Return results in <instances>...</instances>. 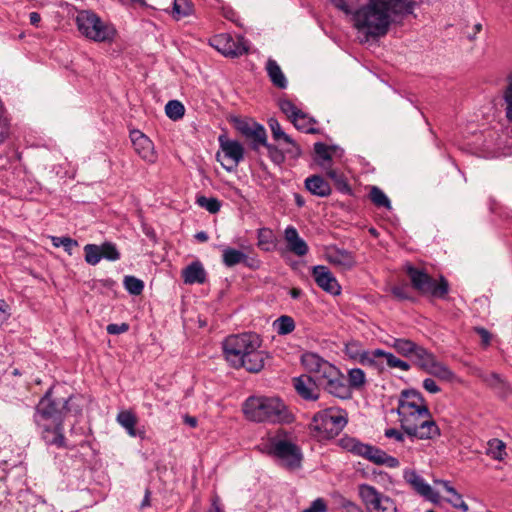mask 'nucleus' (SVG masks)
Listing matches in <instances>:
<instances>
[{
	"mask_svg": "<svg viewBox=\"0 0 512 512\" xmlns=\"http://www.w3.org/2000/svg\"><path fill=\"white\" fill-rule=\"evenodd\" d=\"M281 111L287 115V117L292 121L294 117H296L301 110L298 109L290 100H281L279 103Z\"/></svg>",
	"mask_w": 512,
	"mask_h": 512,
	"instance_id": "de8ad7c7",
	"label": "nucleus"
},
{
	"mask_svg": "<svg viewBox=\"0 0 512 512\" xmlns=\"http://www.w3.org/2000/svg\"><path fill=\"white\" fill-rule=\"evenodd\" d=\"M338 445L346 451H352V438L345 436L338 441Z\"/></svg>",
	"mask_w": 512,
	"mask_h": 512,
	"instance_id": "052dcab7",
	"label": "nucleus"
},
{
	"mask_svg": "<svg viewBox=\"0 0 512 512\" xmlns=\"http://www.w3.org/2000/svg\"><path fill=\"white\" fill-rule=\"evenodd\" d=\"M116 420L127 431L129 436L143 437L144 432H139L135 429V426H136L138 420H137L136 415L133 412H131L129 410L121 411L118 413Z\"/></svg>",
	"mask_w": 512,
	"mask_h": 512,
	"instance_id": "393cba45",
	"label": "nucleus"
},
{
	"mask_svg": "<svg viewBox=\"0 0 512 512\" xmlns=\"http://www.w3.org/2000/svg\"><path fill=\"white\" fill-rule=\"evenodd\" d=\"M326 173H327L328 177H330L332 180H334L338 190L343 191V192L350 191V187H349L348 183L345 181L342 174L338 173L336 170H334L332 168L327 170Z\"/></svg>",
	"mask_w": 512,
	"mask_h": 512,
	"instance_id": "49530a36",
	"label": "nucleus"
},
{
	"mask_svg": "<svg viewBox=\"0 0 512 512\" xmlns=\"http://www.w3.org/2000/svg\"><path fill=\"white\" fill-rule=\"evenodd\" d=\"M184 423L189 425L192 428H195L197 426V419L193 416L185 415L184 416Z\"/></svg>",
	"mask_w": 512,
	"mask_h": 512,
	"instance_id": "0e129e2a",
	"label": "nucleus"
},
{
	"mask_svg": "<svg viewBox=\"0 0 512 512\" xmlns=\"http://www.w3.org/2000/svg\"><path fill=\"white\" fill-rule=\"evenodd\" d=\"M370 200L376 207L391 209V202L385 193L377 186H372L369 193Z\"/></svg>",
	"mask_w": 512,
	"mask_h": 512,
	"instance_id": "e433bc0d",
	"label": "nucleus"
},
{
	"mask_svg": "<svg viewBox=\"0 0 512 512\" xmlns=\"http://www.w3.org/2000/svg\"><path fill=\"white\" fill-rule=\"evenodd\" d=\"M266 71L274 86L280 89H285L287 87V79L275 60L269 59L267 61Z\"/></svg>",
	"mask_w": 512,
	"mask_h": 512,
	"instance_id": "a878e982",
	"label": "nucleus"
},
{
	"mask_svg": "<svg viewBox=\"0 0 512 512\" xmlns=\"http://www.w3.org/2000/svg\"><path fill=\"white\" fill-rule=\"evenodd\" d=\"M269 127L276 141L283 140L285 143H292V138L282 130L280 123L276 119L271 118L269 120Z\"/></svg>",
	"mask_w": 512,
	"mask_h": 512,
	"instance_id": "79ce46f5",
	"label": "nucleus"
},
{
	"mask_svg": "<svg viewBox=\"0 0 512 512\" xmlns=\"http://www.w3.org/2000/svg\"><path fill=\"white\" fill-rule=\"evenodd\" d=\"M262 452L274 457L281 466L295 470L301 466L302 453L300 448L291 441L278 436L273 437L261 449Z\"/></svg>",
	"mask_w": 512,
	"mask_h": 512,
	"instance_id": "9d476101",
	"label": "nucleus"
},
{
	"mask_svg": "<svg viewBox=\"0 0 512 512\" xmlns=\"http://www.w3.org/2000/svg\"><path fill=\"white\" fill-rule=\"evenodd\" d=\"M502 98L505 103V116L508 122L512 123V72L506 77V86Z\"/></svg>",
	"mask_w": 512,
	"mask_h": 512,
	"instance_id": "473e14b6",
	"label": "nucleus"
},
{
	"mask_svg": "<svg viewBox=\"0 0 512 512\" xmlns=\"http://www.w3.org/2000/svg\"><path fill=\"white\" fill-rule=\"evenodd\" d=\"M166 115L174 121L181 119L184 116V105L178 100H170L165 106Z\"/></svg>",
	"mask_w": 512,
	"mask_h": 512,
	"instance_id": "4c0bfd02",
	"label": "nucleus"
},
{
	"mask_svg": "<svg viewBox=\"0 0 512 512\" xmlns=\"http://www.w3.org/2000/svg\"><path fill=\"white\" fill-rule=\"evenodd\" d=\"M221 151L217 153V160L228 172L236 169L244 158V147L236 140H230L224 136L219 137Z\"/></svg>",
	"mask_w": 512,
	"mask_h": 512,
	"instance_id": "f8f14e48",
	"label": "nucleus"
},
{
	"mask_svg": "<svg viewBox=\"0 0 512 512\" xmlns=\"http://www.w3.org/2000/svg\"><path fill=\"white\" fill-rule=\"evenodd\" d=\"M193 5L190 0H174L173 1V17L177 20L191 15Z\"/></svg>",
	"mask_w": 512,
	"mask_h": 512,
	"instance_id": "72a5a7b5",
	"label": "nucleus"
},
{
	"mask_svg": "<svg viewBox=\"0 0 512 512\" xmlns=\"http://www.w3.org/2000/svg\"><path fill=\"white\" fill-rule=\"evenodd\" d=\"M487 446V454L493 459L503 460L506 456V445L502 440L493 438L488 441Z\"/></svg>",
	"mask_w": 512,
	"mask_h": 512,
	"instance_id": "2f4dec72",
	"label": "nucleus"
},
{
	"mask_svg": "<svg viewBox=\"0 0 512 512\" xmlns=\"http://www.w3.org/2000/svg\"><path fill=\"white\" fill-rule=\"evenodd\" d=\"M331 2L335 5L336 8L341 10L346 16H350V0H331Z\"/></svg>",
	"mask_w": 512,
	"mask_h": 512,
	"instance_id": "5fc2aeb1",
	"label": "nucleus"
},
{
	"mask_svg": "<svg viewBox=\"0 0 512 512\" xmlns=\"http://www.w3.org/2000/svg\"><path fill=\"white\" fill-rule=\"evenodd\" d=\"M296 129L304 132L314 134L318 130L316 129V121L301 111L294 119L291 121Z\"/></svg>",
	"mask_w": 512,
	"mask_h": 512,
	"instance_id": "cd10ccee",
	"label": "nucleus"
},
{
	"mask_svg": "<svg viewBox=\"0 0 512 512\" xmlns=\"http://www.w3.org/2000/svg\"><path fill=\"white\" fill-rule=\"evenodd\" d=\"M354 454H357L376 465H384L389 468H398L399 460L386 453L384 450L354 440Z\"/></svg>",
	"mask_w": 512,
	"mask_h": 512,
	"instance_id": "2eb2a0df",
	"label": "nucleus"
},
{
	"mask_svg": "<svg viewBox=\"0 0 512 512\" xmlns=\"http://www.w3.org/2000/svg\"><path fill=\"white\" fill-rule=\"evenodd\" d=\"M412 357L416 365L422 370L443 381L453 380V373L445 365L438 362L434 354L429 352L426 348L418 346Z\"/></svg>",
	"mask_w": 512,
	"mask_h": 512,
	"instance_id": "9b49d317",
	"label": "nucleus"
},
{
	"mask_svg": "<svg viewBox=\"0 0 512 512\" xmlns=\"http://www.w3.org/2000/svg\"><path fill=\"white\" fill-rule=\"evenodd\" d=\"M365 374L361 369L354 368V384H364Z\"/></svg>",
	"mask_w": 512,
	"mask_h": 512,
	"instance_id": "680f3d73",
	"label": "nucleus"
},
{
	"mask_svg": "<svg viewBox=\"0 0 512 512\" xmlns=\"http://www.w3.org/2000/svg\"><path fill=\"white\" fill-rule=\"evenodd\" d=\"M182 277L186 284H202L206 280V272L199 261H194L182 271Z\"/></svg>",
	"mask_w": 512,
	"mask_h": 512,
	"instance_id": "5701e85b",
	"label": "nucleus"
},
{
	"mask_svg": "<svg viewBox=\"0 0 512 512\" xmlns=\"http://www.w3.org/2000/svg\"><path fill=\"white\" fill-rule=\"evenodd\" d=\"M259 124L250 121V120H238L236 122V129L245 137L247 138L252 131H254L255 127H257Z\"/></svg>",
	"mask_w": 512,
	"mask_h": 512,
	"instance_id": "09e8293b",
	"label": "nucleus"
},
{
	"mask_svg": "<svg viewBox=\"0 0 512 512\" xmlns=\"http://www.w3.org/2000/svg\"><path fill=\"white\" fill-rule=\"evenodd\" d=\"M247 255L237 249L225 247L222 251V261L227 267H233L237 264L245 262Z\"/></svg>",
	"mask_w": 512,
	"mask_h": 512,
	"instance_id": "c756f323",
	"label": "nucleus"
},
{
	"mask_svg": "<svg viewBox=\"0 0 512 512\" xmlns=\"http://www.w3.org/2000/svg\"><path fill=\"white\" fill-rule=\"evenodd\" d=\"M209 512H224L222 510V508L220 507L219 503H218V499L215 498L212 502V506H211V509L209 510Z\"/></svg>",
	"mask_w": 512,
	"mask_h": 512,
	"instance_id": "69168bd1",
	"label": "nucleus"
},
{
	"mask_svg": "<svg viewBox=\"0 0 512 512\" xmlns=\"http://www.w3.org/2000/svg\"><path fill=\"white\" fill-rule=\"evenodd\" d=\"M101 247V258L109 261H116L120 259V252L118 251L115 244L111 242H105Z\"/></svg>",
	"mask_w": 512,
	"mask_h": 512,
	"instance_id": "37998d69",
	"label": "nucleus"
},
{
	"mask_svg": "<svg viewBox=\"0 0 512 512\" xmlns=\"http://www.w3.org/2000/svg\"><path fill=\"white\" fill-rule=\"evenodd\" d=\"M403 479L415 493L424 499L433 503H438L440 501L439 493L435 491L415 470L405 469L403 471Z\"/></svg>",
	"mask_w": 512,
	"mask_h": 512,
	"instance_id": "a211bd4d",
	"label": "nucleus"
},
{
	"mask_svg": "<svg viewBox=\"0 0 512 512\" xmlns=\"http://www.w3.org/2000/svg\"><path fill=\"white\" fill-rule=\"evenodd\" d=\"M397 414L401 429L408 436L428 440L440 435V429L433 420L424 398L415 389L402 391Z\"/></svg>",
	"mask_w": 512,
	"mask_h": 512,
	"instance_id": "f03ea898",
	"label": "nucleus"
},
{
	"mask_svg": "<svg viewBox=\"0 0 512 512\" xmlns=\"http://www.w3.org/2000/svg\"><path fill=\"white\" fill-rule=\"evenodd\" d=\"M390 346L393 347L398 354L404 357H412L419 345L409 339L394 338Z\"/></svg>",
	"mask_w": 512,
	"mask_h": 512,
	"instance_id": "c85d7f7f",
	"label": "nucleus"
},
{
	"mask_svg": "<svg viewBox=\"0 0 512 512\" xmlns=\"http://www.w3.org/2000/svg\"><path fill=\"white\" fill-rule=\"evenodd\" d=\"M404 272L410 279L411 286L421 295H427L437 299H446L450 286L444 276H440L438 280L434 279L424 269H420L407 262L403 266Z\"/></svg>",
	"mask_w": 512,
	"mask_h": 512,
	"instance_id": "0eeeda50",
	"label": "nucleus"
},
{
	"mask_svg": "<svg viewBox=\"0 0 512 512\" xmlns=\"http://www.w3.org/2000/svg\"><path fill=\"white\" fill-rule=\"evenodd\" d=\"M106 330L108 334L118 335L127 332L129 330V325L127 323L109 324Z\"/></svg>",
	"mask_w": 512,
	"mask_h": 512,
	"instance_id": "3c124183",
	"label": "nucleus"
},
{
	"mask_svg": "<svg viewBox=\"0 0 512 512\" xmlns=\"http://www.w3.org/2000/svg\"><path fill=\"white\" fill-rule=\"evenodd\" d=\"M124 287L132 295H140L144 289V283L142 280L134 276H125Z\"/></svg>",
	"mask_w": 512,
	"mask_h": 512,
	"instance_id": "ea45409f",
	"label": "nucleus"
},
{
	"mask_svg": "<svg viewBox=\"0 0 512 512\" xmlns=\"http://www.w3.org/2000/svg\"><path fill=\"white\" fill-rule=\"evenodd\" d=\"M297 394L308 401H316L320 396L319 386H295Z\"/></svg>",
	"mask_w": 512,
	"mask_h": 512,
	"instance_id": "a19ab883",
	"label": "nucleus"
},
{
	"mask_svg": "<svg viewBox=\"0 0 512 512\" xmlns=\"http://www.w3.org/2000/svg\"><path fill=\"white\" fill-rule=\"evenodd\" d=\"M245 417L253 422L289 424L294 414L278 397H249L242 407Z\"/></svg>",
	"mask_w": 512,
	"mask_h": 512,
	"instance_id": "39448f33",
	"label": "nucleus"
},
{
	"mask_svg": "<svg viewBox=\"0 0 512 512\" xmlns=\"http://www.w3.org/2000/svg\"><path fill=\"white\" fill-rule=\"evenodd\" d=\"M289 147L285 150V153H287L292 158H298L301 155V149L297 143H295L292 140V143H287Z\"/></svg>",
	"mask_w": 512,
	"mask_h": 512,
	"instance_id": "13d9d810",
	"label": "nucleus"
},
{
	"mask_svg": "<svg viewBox=\"0 0 512 512\" xmlns=\"http://www.w3.org/2000/svg\"><path fill=\"white\" fill-rule=\"evenodd\" d=\"M275 330L279 335L290 334L295 329V322L292 317L283 315L273 323Z\"/></svg>",
	"mask_w": 512,
	"mask_h": 512,
	"instance_id": "f704fd0d",
	"label": "nucleus"
},
{
	"mask_svg": "<svg viewBox=\"0 0 512 512\" xmlns=\"http://www.w3.org/2000/svg\"><path fill=\"white\" fill-rule=\"evenodd\" d=\"M348 420L343 412L336 408H328L317 412L310 424V434L318 441L334 438L346 426Z\"/></svg>",
	"mask_w": 512,
	"mask_h": 512,
	"instance_id": "1a4fd4ad",
	"label": "nucleus"
},
{
	"mask_svg": "<svg viewBox=\"0 0 512 512\" xmlns=\"http://www.w3.org/2000/svg\"><path fill=\"white\" fill-rule=\"evenodd\" d=\"M384 435L389 439H395L398 442L404 441V434L395 428L386 429Z\"/></svg>",
	"mask_w": 512,
	"mask_h": 512,
	"instance_id": "4d7b16f0",
	"label": "nucleus"
},
{
	"mask_svg": "<svg viewBox=\"0 0 512 512\" xmlns=\"http://www.w3.org/2000/svg\"><path fill=\"white\" fill-rule=\"evenodd\" d=\"M210 44L226 57H239L247 52L241 39H234L227 33L215 35L211 38Z\"/></svg>",
	"mask_w": 512,
	"mask_h": 512,
	"instance_id": "f3484780",
	"label": "nucleus"
},
{
	"mask_svg": "<svg viewBox=\"0 0 512 512\" xmlns=\"http://www.w3.org/2000/svg\"><path fill=\"white\" fill-rule=\"evenodd\" d=\"M67 404L68 399L66 398H53V389L51 388L37 405L34 421L47 445L57 448L66 447L63 422Z\"/></svg>",
	"mask_w": 512,
	"mask_h": 512,
	"instance_id": "20e7f679",
	"label": "nucleus"
},
{
	"mask_svg": "<svg viewBox=\"0 0 512 512\" xmlns=\"http://www.w3.org/2000/svg\"><path fill=\"white\" fill-rule=\"evenodd\" d=\"M312 277L322 290L332 295H339L341 287L328 267L317 265L312 267Z\"/></svg>",
	"mask_w": 512,
	"mask_h": 512,
	"instance_id": "6ab92c4d",
	"label": "nucleus"
},
{
	"mask_svg": "<svg viewBox=\"0 0 512 512\" xmlns=\"http://www.w3.org/2000/svg\"><path fill=\"white\" fill-rule=\"evenodd\" d=\"M359 497L370 512H396L394 501L378 493L372 486L360 485Z\"/></svg>",
	"mask_w": 512,
	"mask_h": 512,
	"instance_id": "ddd939ff",
	"label": "nucleus"
},
{
	"mask_svg": "<svg viewBox=\"0 0 512 512\" xmlns=\"http://www.w3.org/2000/svg\"><path fill=\"white\" fill-rule=\"evenodd\" d=\"M360 361L363 365L382 366L384 363L390 368H398L403 371L410 369V364L397 358L392 353L385 352L381 349L363 352L360 355Z\"/></svg>",
	"mask_w": 512,
	"mask_h": 512,
	"instance_id": "dca6fc26",
	"label": "nucleus"
},
{
	"mask_svg": "<svg viewBox=\"0 0 512 512\" xmlns=\"http://www.w3.org/2000/svg\"><path fill=\"white\" fill-rule=\"evenodd\" d=\"M391 293L394 297L400 300H407L409 299L408 290L404 286H394L391 288Z\"/></svg>",
	"mask_w": 512,
	"mask_h": 512,
	"instance_id": "864d4df0",
	"label": "nucleus"
},
{
	"mask_svg": "<svg viewBox=\"0 0 512 512\" xmlns=\"http://www.w3.org/2000/svg\"><path fill=\"white\" fill-rule=\"evenodd\" d=\"M314 161L325 171L332 168L333 155L336 149L322 142L314 144Z\"/></svg>",
	"mask_w": 512,
	"mask_h": 512,
	"instance_id": "4be33fe9",
	"label": "nucleus"
},
{
	"mask_svg": "<svg viewBox=\"0 0 512 512\" xmlns=\"http://www.w3.org/2000/svg\"><path fill=\"white\" fill-rule=\"evenodd\" d=\"M51 241L53 246L63 247L69 255L72 254V249L78 246V242L70 237L52 236Z\"/></svg>",
	"mask_w": 512,
	"mask_h": 512,
	"instance_id": "c03bdc74",
	"label": "nucleus"
},
{
	"mask_svg": "<svg viewBox=\"0 0 512 512\" xmlns=\"http://www.w3.org/2000/svg\"><path fill=\"white\" fill-rule=\"evenodd\" d=\"M305 187L311 194L318 197H326L331 193L330 185L319 175L306 178Z\"/></svg>",
	"mask_w": 512,
	"mask_h": 512,
	"instance_id": "b1692460",
	"label": "nucleus"
},
{
	"mask_svg": "<svg viewBox=\"0 0 512 512\" xmlns=\"http://www.w3.org/2000/svg\"><path fill=\"white\" fill-rule=\"evenodd\" d=\"M264 147L267 148L269 157L272 160V162H274L277 165H280L285 161L284 152L278 149L276 146L268 144L266 142V145H264Z\"/></svg>",
	"mask_w": 512,
	"mask_h": 512,
	"instance_id": "8fccbe9b",
	"label": "nucleus"
},
{
	"mask_svg": "<svg viewBox=\"0 0 512 512\" xmlns=\"http://www.w3.org/2000/svg\"><path fill=\"white\" fill-rule=\"evenodd\" d=\"M436 484H440L444 487V489L452 495L451 498H448L447 501L454 507L462 510L463 512H467L469 510L468 505L463 501L462 496L449 484V482L444 480H436Z\"/></svg>",
	"mask_w": 512,
	"mask_h": 512,
	"instance_id": "7c9ffc66",
	"label": "nucleus"
},
{
	"mask_svg": "<svg viewBox=\"0 0 512 512\" xmlns=\"http://www.w3.org/2000/svg\"><path fill=\"white\" fill-rule=\"evenodd\" d=\"M246 139L251 141L252 149L258 150L260 146L266 145L267 142L265 128L259 124Z\"/></svg>",
	"mask_w": 512,
	"mask_h": 512,
	"instance_id": "c9c22d12",
	"label": "nucleus"
},
{
	"mask_svg": "<svg viewBox=\"0 0 512 512\" xmlns=\"http://www.w3.org/2000/svg\"><path fill=\"white\" fill-rule=\"evenodd\" d=\"M29 20L31 25L38 26L39 22L41 21V16L38 12H31L29 14Z\"/></svg>",
	"mask_w": 512,
	"mask_h": 512,
	"instance_id": "e2e57ef3",
	"label": "nucleus"
},
{
	"mask_svg": "<svg viewBox=\"0 0 512 512\" xmlns=\"http://www.w3.org/2000/svg\"><path fill=\"white\" fill-rule=\"evenodd\" d=\"M415 0H367L354 11V27L363 32L365 41L385 37L398 19L413 13Z\"/></svg>",
	"mask_w": 512,
	"mask_h": 512,
	"instance_id": "f257e3e1",
	"label": "nucleus"
},
{
	"mask_svg": "<svg viewBox=\"0 0 512 512\" xmlns=\"http://www.w3.org/2000/svg\"><path fill=\"white\" fill-rule=\"evenodd\" d=\"M130 139L133 144L135 152L145 161L155 162L156 154L153 142L141 131L132 130L130 132Z\"/></svg>",
	"mask_w": 512,
	"mask_h": 512,
	"instance_id": "aec40b11",
	"label": "nucleus"
},
{
	"mask_svg": "<svg viewBox=\"0 0 512 512\" xmlns=\"http://www.w3.org/2000/svg\"><path fill=\"white\" fill-rule=\"evenodd\" d=\"M475 331L481 337V342H482L483 346L484 347L489 346L490 341H491V334L489 333V331L483 327H476Z\"/></svg>",
	"mask_w": 512,
	"mask_h": 512,
	"instance_id": "6e6d98bb",
	"label": "nucleus"
},
{
	"mask_svg": "<svg viewBox=\"0 0 512 512\" xmlns=\"http://www.w3.org/2000/svg\"><path fill=\"white\" fill-rule=\"evenodd\" d=\"M257 246L266 252L272 251L276 246V237L270 228H260L257 231Z\"/></svg>",
	"mask_w": 512,
	"mask_h": 512,
	"instance_id": "bb28decb",
	"label": "nucleus"
},
{
	"mask_svg": "<svg viewBox=\"0 0 512 512\" xmlns=\"http://www.w3.org/2000/svg\"><path fill=\"white\" fill-rule=\"evenodd\" d=\"M301 362L308 374L295 378L296 384H341L339 369L317 354L305 353Z\"/></svg>",
	"mask_w": 512,
	"mask_h": 512,
	"instance_id": "423d86ee",
	"label": "nucleus"
},
{
	"mask_svg": "<svg viewBox=\"0 0 512 512\" xmlns=\"http://www.w3.org/2000/svg\"><path fill=\"white\" fill-rule=\"evenodd\" d=\"M302 291L299 288H293L290 291V295L293 299H297L300 297Z\"/></svg>",
	"mask_w": 512,
	"mask_h": 512,
	"instance_id": "774afa93",
	"label": "nucleus"
},
{
	"mask_svg": "<svg viewBox=\"0 0 512 512\" xmlns=\"http://www.w3.org/2000/svg\"><path fill=\"white\" fill-rule=\"evenodd\" d=\"M9 317L8 305L5 301L0 300V325L3 324Z\"/></svg>",
	"mask_w": 512,
	"mask_h": 512,
	"instance_id": "bf43d9fd",
	"label": "nucleus"
},
{
	"mask_svg": "<svg viewBox=\"0 0 512 512\" xmlns=\"http://www.w3.org/2000/svg\"><path fill=\"white\" fill-rule=\"evenodd\" d=\"M326 508L327 506L325 501L322 498H317L303 512H325Z\"/></svg>",
	"mask_w": 512,
	"mask_h": 512,
	"instance_id": "603ef678",
	"label": "nucleus"
},
{
	"mask_svg": "<svg viewBox=\"0 0 512 512\" xmlns=\"http://www.w3.org/2000/svg\"><path fill=\"white\" fill-rule=\"evenodd\" d=\"M197 204L212 214L217 213L221 208L220 201L213 197L207 198L205 196H201L197 199Z\"/></svg>",
	"mask_w": 512,
	"mask_h": 512,
	"instance_id": "a18cd8bd",
	"label": "nucleus"
},
{
	"mask_svg": "<svg viewBox=\"0 0 512 512\" xmlns=\"http://www.w3.org/2000/svg\"><path fill=\"white\" fill-rule=\"evenodd\" d=\"M85 261L90 265H97L101 261V247L96 244H87L84 246Z\"/></svg>",
	"mask_w": 512,
	"mask_h": 512,
	"instance_id": "58836bf2",
	"label": "nucleus"
},
{
	"mask_svg": "<svg viewBox=\"0 0 512 512\" xmlns=\"http://www.w3.org/2000/svg\"><path fill=\"white\" fill-rule=\"evenodd\" d=\"M262 340L258 334L245 332L229 335L222 343L226 361L234 368H244L250 373H259L268 359L267 352L260 349Z\"/></svg>",
	"mask_w": 512,
	"mask_h": 512,
	"instance_id": "7ed1b4c3",
	"label": "nucleus"
},
{
	"mask_svg": "<svg viewBox=\"0 0 512 512\" xmlns=\"http://www.w3.org/2000/svg\"><path fill=\"white\" fill-rule=\"evenodd\" d=\"M354 454H357L376 465H384L389 468H398L399 460L386 453L384 450L354 440Z\"/></svg>",
	"mask_w": 512,
	"mask_h": 512,
	"instance_id": "4468645a",
	"label": "nucleus"
},
{
	"mask_svg": "<svg viewBox=\"0 0 512 512\" xmlns=\"http://www.w3.org/2000/svg\"><path fill=\"white\" fill-rule=\"evenodd\" d=\"M284 239L286 241L288 251H290L294 255L298 257H303L308 253L309 247L305 240L300 237L295 227H286L284 231Z\"/></svg>",
	"mask_w": 512,
	"mask_h": 512,
	"instance_id": "412c9836",
	"label": "nucleus"
},
{
	"mask_svg": "<svg viewBox=\"0 0 512 512\" xmlns=\"http://www.w3.org/2000/svg\"><path fill=\"white\" fill-rule=\"evenodd\" d=\"M195 238L200 242H206L208 240V235L206 232L200 231L195 234Z\"/></svg>",
	"mask_w": 512,
	"mask_h": 512,
	"instance_id": "338daca9",
	"label": "nucleus"
},
{
	"mask_svg": "<svg viewBox=\"0 0 512 512\" xmlns=\"http://www.w3.org/2000/svg\"><path fill=\"white\" fill-rule=\"evenodd\" d=\"M75 22L81 35L94 42L111 43L117 34L115 27L111 23L103 21L92 11H79Z\"/></svg>",
	"mask_w": 512,
	"mask_h": 512,
	"instance_id": "6e6552de",
	"label": "nucleus"
}]
</instances>
